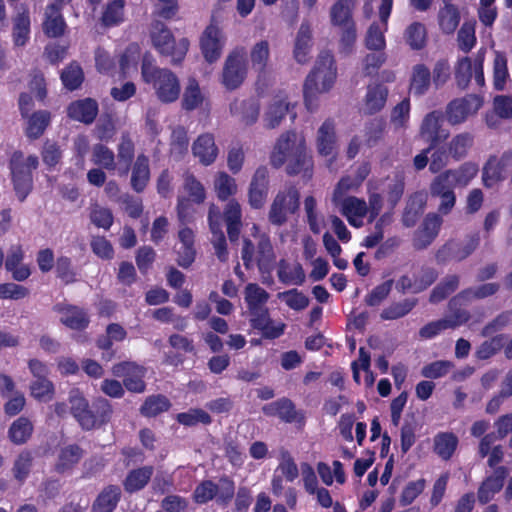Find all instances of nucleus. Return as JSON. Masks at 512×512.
Returning a JSON list of instances; mask_svg holds the SVG:
<instances>
[{
  "instance_id": "nucleus-47",
  "label": "nucleus",
  "mask_w": 512,
  "mask_h": 512,
  "mask_svg": "<svg viewBox=\"0 0 512 512\" xmlns=\"http://www.w3.org/2000/svg\"><path fill=\"white\" fill-rule=\"evenodd\" d=\"M134 157V143L128 137L123 135L117 149L118 175L126 176Z\"/></svg>"
},
{
  "instance_id": "nucleus-11",
  "label": "nucleus",
  "mask_w": 512,
  "mask_h": 512,
  "mask_svg": "<svg viewBox=\"0 0 512 512\" xmlns=\"http://www.w3.org/2000/svg\"><path fill=\"white\" fill-rule=\"evenodd\" d=\"M246 73V52L243 48L235 49L226 59L223 69V84L228 89H235L244 81Z\"/></svg>"
},
{
  "instance_id": "nucleus-43",
  "label": "nucleus",
  "mask_w": 512,
  "mask_h": 512,
  "mask_svg": "<svg viewBox=\"0 0 512 512\" xmlns=\"http://www.w3.org/2000/svg\"><path fill=\"white\" fill-rule=\"evenodd\" d=\"M509 79L507 56L503 52L495 51L493 61L494 88L498 91L504 90Z\"/></svg>"
},
{
  "instance_id": "nucleus-34",
  "label": "nucleus",
  "mask_w": 512,
  "mask_h": 512,
  "mask_svg": "<svg viewBox=\"0 0 512 512\" xmlns=\"http://www.w3.org/2000/svg\"><path fill=\"white\" fill-rule=\"evenodd\" d=\"M83 454V449L77 444L62 447L58 453L55 469L61 473L71 470L79 463Z\"/></svg>"
},
{
  "instance_id": "nucleus-63",
  "label": "nucleus",
  "mask_w": 512,
  "mask_h": 512,
  "mask_svg": "<svg viewBox=\"0 0 512 512\" xmlns=\"http://www.w3.org/2000/svg\"><path fill=\"white\" fill-rule=\"evenodd\" d=\"M214 186L217 196L221 200H226L237 192L235 179L224 172L216 176Z\"/></svg>"
},
{
  "instance_id": "nucleus-9",
  "label": "nucleus",
  "mask_w": 512,
  "mask_h": 512,
  "mask_svg": "<svg viewBox=\"0 0 512 512\" xmlns=\"http://www.w3.org/2000/svg\"><path fill=\"white\" fill-rule=\"evenodd\" d=\"M234 492V482L228 478H222L217 484L209 480L203 481L196 487L193 497L198 504H205L213 499L219 504H227Z\"/></svg>"
},
{
  "instance_id": "nucleus-25",
  "label": "nucleus",
  "mask_w": 512,
  "mask_h": 512,
  "mask_svg": "<svg viewBox=\"0 0 512 512\" xmlns=\"http://www.w3.org/2000/svg\"><path fill=\"white\" fill-rule=\"evenodd\" d=\"M193 154L203 165L212 164L218 155L214 136L209 133L198 136L192 146Z\"/></svg>"
},
{
  "instance_id": "nucleus-3",
  "label": "nucleus",
  "mask_w": 512,
  "mask_h": 512,
  "mask_svg": "<svg viewBox=\"0 0 512 512\" xmlns=\"http://www.w3.org/2000/svg\"><path fill=\"white\" fill-rule=\"evenodd\" d=\"M141 76L145 83L152 85L162 103H172L179 98L181 87L177 75L167 68L156 66L148 53L142 59Z\"/></svg>"
},
{
  "instance_id": "nucleus-6",
  "label": "nucleus",
  "mask_w": 512,
  "mask_h": 512,
  "mask_svg": "<svg viewBox=\"0 0 512 512\" xmlns=\"http://www.w3.org/2000/svg\"><path fill=\"white\" fill-rule=\"evenodd\" d=\"M38 157L30 155L24 157L23 153L16 151L10 160V169L14 189L20 201H24L32 188V170L38 167Z\"/></svg>"
},
{
  "instance_id": "nucleus-39",
  "label": "nucleus",
  "mask_w": 512,
  "mask_h": 512,
  "mask_svg": "<svg viewBox=\"0 0 512 512\" xmlns=\"http://www.w3.org/2000/svg\"><path fill=\"white\" fill-rule=\"evenodd\" d=\"M277 274L279 280L287 285H302L305 282V272L299 263L281 261Z\"/></svg>"
},
{
  "instance_id": "nucleus-35",
  "label": "nucleus",
  "mask_w": 512,
  "mask_h": 512,
  "mask_svg": "<svg viewBox=\"0 0 512 512\" xmlns=\"http://www.w3.org/2000/svg\"><path fill=\"white\" fill-rule=\"evenodd\" d=\"M46 19L43 23V29L49 37L61 36L66 28V23L60 13V6L57 4H51L47 7Z\"/></svg>"
},
{
  "instance_id": "nucleus-49",
  "label": "nucleus",
  "mask_w": 512,
  "mask_h": 512,
  "mask_svg": "<svg viewBox=\"0 0 512 512\" xmlns=\"http://www.w3.org/2000/svg\"><path fill=\"white\" fill-rule=\"evenodd\" d=\"M507 167L497 157H491L483 169V183L486 187H493L505 179Z\"/></svg>"
},
{
  "instance_id": "nucleus-23",
  "label": "nucleus",
  "mask_w": 512,
  "mask_h": 512,
  "mask_svg": "<svg viewBox=\"0 0 512 512\" xmlns=\"http://www.w3.org/2000/svg\"><path fill=\"white\" fill-rule=\"evenodd\" d=\"M220 211L215 205H211L209 208L208 220L210 225V230L212 232V243L215 248V252L217 257L221 261H226L228 257V252L226 249V240L225 236L221 230L220 224Z\"/></svg>"
},
{
  "instance_id": "nucleus-20",
  "label": "nucleus",
  "mask_w": 512,
  "mask_h": 512,
  "mask_svg": "<svg viewBox=\"0 0 512 512\" xmlns=\"http://www.w3.org/2000/svg\"><path fill=\"white\" fill-rule=\"evenodd\" d=\"M24 259V251L20 245L12 246L5 260V268L11 273L15 281L22 282L29 278L31 269L22 261Z\"/></svg>"
},
{
  "instance_id": "nucleus-10",
  "label": "nucleus",
  "mask_w": 512,
  "mask_h": 512,
  "mask_svg": "<svg viewBox=\"0 0 512 512\" xmlns=\"http://www.w3.org/2000/svg\"><path fill=\"white\" fill-rule=\"evenodd\" d=\"M482 105V98L475 94L454 99L446 107V118L451 125H459L475 115Z\"/></svg>"
},
{
  "instance_id": "nucleus-61",
  "label": "nucleus",
  "mask_w": 512,
  "mask_h": 512,
  "mask_svg": "<svg viewBox=\"0 0 512 512\" xmlns=\"http://www.w3.org/2000/svg\"><path fill=\"white\" fill-rule=\"evenodd\" d=\"M30 19L27 12L19 13L14 21L13 39L17 46H23L29 39Z\"/></svg>"
},
{
  "instance_id": "nucleus-48",
  "label": "nucleus",
  "mask_w": 512,
  "mask_h": 512,
  "mask_svg": "<svg viewBox=\"0 0 512 512\" xmlns=\"http://www.w3.org/2000/svg\"><path fill=\"white\" fill-rule=\"evenodd\" d=\"M404 40L413 50H421L427 43V29L421 22H413L404 31Z\"/></svg>"
},
{
  "instance_id": "nucleus-56",
  "label": "nucleus",
  "mask_w": 512,
  "mask_h": 512,
  "mask_svg": "<svg viewBox=\"0 0 512 512\" xmlns=\"http://www.w3.org/2000/svg\"><path fill=\"white\" fill-rule=\"evenodd\" d=\"M32 466H33L32 453L27 450L20 452L18 454V456L16 457L14 464H13V468H12V473H13L14 478L18 482L23 483L27 479L28 475L30 474Z\"/></svg>"
},
{
  "instance_id": "nucleus-32",
  "label": "nucleus",
  "mask_w": 512,
  "mask_h": 512,
  "mask_svg": "<svg viewBox=\"0 0 512 512\" xmlns=\"http://www.w3.org/2000/svg\"><path fill=\"white\" fill-rule=\"evenodd\" d=\"M179 244L176 246L178 264L188 267L195 259L194 234L189 228H182L178 233Z\"/></svg>"
},
{
  "instance_id": "nucleus-45",
  "label": "nucleus",
  "mask_w": 512,
  "mask_h": 512,
  "mask_svg": "<svg viewBox=\"0 0 512 512\" xmlns=\"http://www.w3.org/2000/svg\"><path fill=\"white\" fill-rule=\"evenodd\" d=\"M121 491L117 486H108L97 497L93 504V512H113L119 499Z\"/></svg>"
},
{
  "instance_id": "nucleus-55",
  "label": "nucleus",
  "mask_w": 512,
  "mask_h": 512,
  "mask_svg": "<svg viewBox=\"0 0 512 512\" xmlns=\"http://www.w3.org/2000/svg\"><path fill=\"white\" fill-rule=\"evenodd\" d=\"M33 431L32 423L24 417L15 420L9 429V438L15 444L25 443Z\"/></svg>"
},
{
  "instance_id": "nucleus-41",
  "label": "nucleus",
  "mask_w": 512,
  "mask_h": 512,
  "mask_svg": "<svg viewBox=\"0 0 512 512\" xmlns=\"http://www.w3.org/2000/svg\"><path fill=\"white\" fill-rule=\"evenodd\" d=\"M224 218L227 225V233L231 241H236L241 228V207L234 200L228 202L224 211Z\"/></svg>"
},
{
  "instance_id": "nucleus-29",
  "label": "nucleus",
  "mask_w": 512,
  "mask_h": 512,
  "mask_svg": "<svg viewBox=\"0 0 512 512\" xmlns=\"http://www.w3.org/2000/svg\"><path fill=\"white\" fill-rule=\"evenodd\" d=\"M149 180V158L145 154H139L131 168V187L137 193L143 192L147 187Z\"/></svg>"
},
{
  "instance_id": "nucleus-24",
  "label": "nucleus",
  "mask_w": 512,
  "mask_h": 512,
  "mask_svg": "<svg viewBox=\"0 0 512 512\" xmlns=\"http://www.w3.org/2000/svg\"><path fill=\"white\" fill-rule=\"evenodd\" d=\"M506 475L507 469L504 466H499L494 469L491 476L483 481L478 490V499L481 503H488L502 489Z\"/></svg>"
},
{
  "instance_id": "nucleus-22",
  "label": "nucleus",
  "mask_w": 512,
  "mask_h": 512,
  "mask_svg": "<svg viewBox=\"0 0 512 512\" xmlns=\"http://www.w3.org/2000/svg\"><path fill=\"white\" fill-rule=\"evenodd\" d=\"M54 309L60 314V322L70 329L82 330L89 324L87 313L79 307L57 304Z\"/></svg>"
},
{
  "instance_id": "nucleus-2",
  "label": "nucleus",
  "mask_w": 512,
  "mask_h": 512,
  "mask_svg": "<svg viewBox=\"0 0 512 512\" xmlns=\"http://www.w3.org/2000/svg\"><path fill=\"white\" fill-rule=\"evenodd\" d=\"M336 75L333 55L329 52L320 53L313 71L306 78L303 88L305 105L309 111H314L317 108L318 96L332 88Z\"/></svg>"
},
{
  "instance_id": "nucleus-57",
  "label": "nucleus",
  "mask_w": 512,
  "mask_h": 512,
  "mask_svg": "<svg viewBox=\"0 0 512 512\" xmlns=\"http://www.w3.org/2000/svg\"><path fill=\"white\" fill-rule=\"evenodd\" d=\"M124 6V0L110 2L102 14V24L106 27L119 25L124 19Z\"/></svg>"
},
{
  "instance_id": "nucleus-16",
  "label": "nucleus",
  "mask_w": 512,
  "mask_h": 512,
  "mask_svg": "<svg viewBox=\"0 0 512 512\" xmlns=\"http://www.w3.org/2000/svg\"><path fill=\"white\" fill-rule=\"evenodd\" d=\"M452 313L437 321H433L420 329V336L425 339H431L438 335L441 331L458 327L469 320V313L466 310L454 309Z\"/></svg>"
},
{
  "instance_id": "nucleus-12",
  "label": "nucleus",
  "mask_w": 512,
  "mask_h": 512,
  "mask_svg": "<svg viewBox=\"0 0 512 512\" xmlns=\"http://www.w3.org/2000/svg\"><path fill=\"white\" fill-rule=\"evenodd\" d=\"M393 0H381L379 7L380 22L373 23L369 27L366 35V47L370 50H383L386 46L385 32L387 31V22L391 14Z\"/></svg>"
},
{
  "instance_id": "nucleus-30",
  "label": "nucleus",
  "mask_w": 512,
  "mask_h": 512,
  "mask_svg": "<svg viewBox=\"0 0 512 512\" xmlns=\"http://www.w3.org/2000/svg\"><path fill=\"white\" fill-rule=\"evenodd\" d=\"M312 48V28L307 22H303L297 32L293 55L295 60L304 64L309 60V54Z\"/></svg>"
},
{
  "instance_id": "nucleus-19",
  "label": "nucleus",
  "mask_w": 512,
  "mask_h": 512,
  "mask_svg": "<svg viewBox=\"0 0 512 512\" xmlns=\"http://www.w3.org/2000/svg\"><path fill=\"white\" fill-rule=\"evenodd\" d=\"M268 170L266 167H259L251 180L249 187V204L255 209L261 208L268 194Z\"/></svg>"
},
{
  "instance_id": "nucleus-40",
  "label": "nucleus",
  "mask_w": 512,
  "mask_h": 512,
  "mask_svg": "<svg viewBox=\"0 0 512 512\" xmlns=\"http://www.w3.org/2000/svg\"><path fill=\"white\" fill-rule=\"evenodd\" d=\"M458 437L451 432H441L434 437V451L443 460H449L457 446Z\"/></svg>"
},
{
  "instance_id": "nucleus-5",
  "label": "nucleus",
  "mask_w": 512,
  "mask_h": 512,
  "mask_svg": "<svg viewBox=\"0 0 512 512\" xmlns=\"http://www.w3.org/2000/svg\"><path fill=\"white\" fill-rule=\"evenodd\" d=\"M150 40L155 50L160 55L169 57L173 64L181 62L189 49L186 38L176 40L167 26L159 21L151 25Z\"/></svg>"
},
{
  "instance_id": "nucleus-27",
  "label": "nucleus",
  "mask_w": 512,
  "mask_h": 512,
  "mask_svg": "<svg viewBox=\"0 0 512 512\" xmlns=\"http://www.w3.org/2000/svg\"><path fill=\"white\" fill-rule=\"evenodd\" d=\"M357 0H336L330 8V22L333 26L343 27L355 24L353 11Z\"/></svg>"
},
{
  "instance_id": "nucleus-53",
  "label": "nucleus",
  "mask_w": 512,
  "mask_h": 512,
  "mask_svg": "<svg viewBox=\"0 0 512 512\" xmlns=\"http://www.w3.org/2000/svg\"><path fill=\"white\" fill-rule=\"evenodd\" d=\"M50 113L47 111H38L28 120L26 135L31 139L39 138L50 123Z\"/></svg>"
},
{
  "instance_id": "nucleus-58",
  "label": "nucleus",
  "mask_w": 512,
  "mask_h": 512,
  "mask_svg": "<svg viewBox=\"0 0 512 512\" xmlns=\"http://www.w3.org/2000/svg\"><path fill=\"white\" fill-rule=\"evenodd\" d=\"M61 80L68 90L73 91L78 89L84 80V73L81 66L76 62H72L62 71Z\"/></svg>"
},
{
  "instance_id": "nucleus-8",
  "label": "nucleus",
  "mask_w": 512,
  "mask_h": 512,
  "mask_svg": "<svg viewBox=\"0 0 512 512\" xmlns=\"http://www.w3.org/2000/svg\"><path fill=\"white\" fill-rule=\"evenodd\" d=\"M299 198V191L294 186H288L280 190L271 204L268 214L269 221L273 225H283L288 220L289 215L298 210Z\"/></svg>"
},
{
  "instance_id": "nucleus-51",
  "label": "nucleus",
  "mask_w": 512,
  "mask_h": 512,
  "mask_svg": "<svg viewBox=\"0 0 512 512\" xmlns=\"http://www.w3.org/2000/svg\"><path fill=\"white\" fill-rule=\"evenodd\" d=\"M278 460L279 463L275 472H280V475L288 482H293L299 476L300 468H298L291 453L286 449H281Z\"/></svg>"
},
{
  "instance_id": "nucleus-64",
  "label": "nucleus",
  "mask_w": 512,
  "mask_h": 512,
  "mask_svg": "<svg viewBox=\"0 0 512 512\" xmlns=\"http://www.w3.org/2000/svg\"><path fill=\"white\" fill-rule=\"evenodd\" d=\"M278 298L296 311L304 310L309 305V298L297 289H291L278 294Z\"/></svg>"
},
{
  "instance_id": "nucleus-13",
  "label": "nucleus",
  "mask_w": 512,
  "mask_h": 512,
  "mask_svg": "<svg viewBox=\"0 0 512 512\" xmlns=\"http://www.w3.org/2000/svg\"><path fill=\"white\" fill-rule=\"evenodd\" d=\"M444 118L440 111L428 113L420 126V137L428 142L431 147L445 141L449 137V130L443 126Z\"/></svg>"
},
{
  "instance_id": "nucleus-42",
  "label": "nucleus",
  "mask_w": 512,
  "mask_h": 512,
  "mask_svg": "<svg viewBox=\"0 0 512 512\" xmlns=\"http://www.w3.org/2000/svg\"><path fill=\"white\" fill-rule=\"evenodd\" d=\"M335 130L334 124L327 120L318 130L317 148L318 152L323 156H330L335 150Z\"/></svg>"
},
{
  "instance_id": "nucleus-62",
  "label": "nucleus",
  "mask_w": 512,
  "mask_h": 512,
  "mask_svg": "<svg viewBox=\"0 0 512 512\" xmlns=\"http://www.w3.org/2000/svg\"><path fill=\"white\" fill-rule=\"evenodd\" d=\"M140 57V48L137 44H130L120 58V70L123 77L137 70V63Z\"/></svg>"
},
{
  "instance_id": "nucleus-50",
  "label": "nucleus",
  "mask_w": 512,
  "mask_h": 512,
  "mask_svg": "<svg viewBox=\"0 0 512 512\" xmlns=\"http://www.w3.org/2000/svg\"><path fill=\"white\" fill-rule=\"evenodd\" d=\"M153 467L146 466L132 470L124 481L125 490L128 492L138 491L145 487L153 474Z\"/></svg>"
},
{
  "instance_id": "nucleus-14",
  "label": "nucleus",
  "mask_w": 512,
  "mask_h": 512,
  "mask_svg": "<svg viewBox=\"0 0 512 512\" xmlns=\"http://www.w3.org/2000/svg\"><path fill=\"white\" fill-rule=\"evenodd\" d=\"M116 377L123 378L125 387L131 392L141 393L145 390L144 376L146 369L133 362H123L113 366Z\"/></svg>"
},
{
  "instance_id": "nucleus-21",
  "label": "nucleus",
  "mask_w": 512,
  "mask_h": 512,
  "mask_svg": "<svg viewBox=\"0 0 512 512\" xmlns=\"http://www.w3.org/2000/svg\"><path fill=\"white\" fill-rule=\"evenodd\" d=\"M461 20L460 10L457 5L450 0H443L437 13V22L440 31L443 34H453L459 26Z\"/></svg>"
},
{
  "instance_id": "nucleus-59",
  "label": "nucleus",
  "mask_w": 512,
  "mask_h": 512,
  "mask_svg": "<svg viewBox=\"0 0 512 512\" xmlns=\"http://www.w3.org/2000/svg\"><path fill=\"white\" fill-rule=\"evenodd\" d=\"M416 305L415 299H405L401 302L392 303L384 308L380 314L383 320H396L407 315Z\"/></svg>"
},
{
  "instance_id": "nucleus-38",
  "label": "nucleus",
  "mask_w": 512,
  "mask_h": 512,
  "mask_svg": "<svg viewBox=\"0 0 512 512\" xmlns=\"http://www.w3.org/2000/svg\"><path fill=\"white\" fill-rule=\"evenodd\" d=\"M479 237L474 236L468 240V242L462 246L457 243L450 242L446 244L442 250L438 253L439 259H446V255L455 259L457 261H461L468 257L478 246Z\"/></svg>"
},
{
  "instance_id": "nucleus-15",
  "label": "nucleus",
  "mask_w": 512,
  "mask_h": 512,
  "mask_svg": "<svg viewBox=\"0 0 512 512\" xmlns=\"http://www.w3.org/2000/svg\"><path fill=\"white\" fill-rule=\"evenodd\" d=\"M225 45V37L221 29L210 24L203 32L200 39V48L205 60L209 63L216 62Z\"/></svg>"
},
{
  "instance_id": "nucleus-37",
  "label": "nucleus",
  "mask_w": 512,
  "mask_h": 512,
  "mask_svg": "<svg viewBox=\"0 0 512 512\" xmlns=\"http://www.w3.org/2000/svg\"><path fill=\"white\" fill-rule=\"evenodd\" d=\"M288 112L289 103L286 98L282 96L274 97L264 114L265 126L271 129L277 127Z\"/></svg>"
},
{
  "instance_id": "nucleus-46",
  "label": "nucleus",
  "mask_w": 512,
  "mask_h": 512,
  "mask_svg": "<svg viewBox=\"0 0 512 512\" xmlns=\"http://www.w3.org/2000/svg\"><path fill=\"white\" fill-rule=\"evenodd\" d=\"M91 161L94 165L102 167L108 171H118L116 157L109 147L104 144H96L92 148Z\"/></svg>"
},
{
  "instance_id": "nucleus-60",
  "label": "nucleus",
  "mask_w": 512,
  "mask_h": 512,
  "mask_svg": "<svg viewBox=\"0 0 512 512\" xmlns=\"http://www.w3.org/2000/svg\"><path fill=\"white\" fill-rule=\"evenodd\" d=\"M203 102L198 82L190 79L183 94L182 106L185 110H194Z\"/></svg>"
},
{
  "instance_id": "nucleus-18",
  "label": "nucleus",
  "mask_w": 512,
  "mask_h": 512,
  "mask_svg": "<svg viewBox=\"0 0 512 512\" xmlns=\"http://www.w3.org/2000/svg\"><path fill=\"white\" fill-rule=\"evenodd\" d=\"M244 299L247 304L250 318L261 317L269 313L268 308L266 307L269 294L258 284L250 283L245 287Z\"/></svg>"
},
{
  "instance_id": "nucleus-44",
  "label": "nucleus",
  "mask_w": 512,
  "mask_h": 512,
  "mask_svg": "<svg viewBox=\"0 0 512 512\" xmlns=\"http://www.w3.org/2000/svg\"><path fill=\"white\" fill-rule=\"evenodd\" d=\"M263 411L266 415L278 416L285 422L295 421L297 415L293 403L286 398L265 405Z\"/></svg>"
},
{
  "instance_id": "nucleus-26",
  "label": "nucleus",
  "mask_w": 512,
  "mask_h": 512,
  "mask_svg": "<svg viewBox=\"0 0 512 512\" xmlns=\"http://www.w3.org/2000/svg\"><path fill=\"white\" fill-rule=\"evenodd\" d=\"M442 224V218L438 214H428L424 220L423 227L414 238V246L418 249L426 248L438 235Z\"/></svg>"
},
{
  "instance_id": "nucleus-52",
  "label": "nucleus",
  "mask_w": 512,
  "mask_h": 512,
  "mask_svg": "<svg viewBox=\"0 0 512 512\" xmlns=\"http://www.w3.org/2000/svg\"><path fill=\"white\" fill-rule=\"evenodd\" d=\"M430 70L423 64H417L413 67L410 90L416 95L424 94L430 85Z\"/></svg>"
},
{
  "instance_id": "nucleus-31",
  "label": "nucleus",
  "mask_w": 512,
  "mask_h": 512,
  "mask_svg": "<svg viewBox=\"0 0 512 512\" xmlns=\"http://www.w3.org/2000/svg\"><path fill=\"white\" fill-rule=\"evenodd\" d=\"M98 114V104L91 98L75 101L68 107V115L70 118L86 124L94 121Z\"/></svg>"
},
{
  "instance_id": "nucleus-4",
  "label": "nucleus",
  "mask_w": 512,
  "mask_h": 512,
  "mask_svg": "<svg viewBox=\"0 0 512 512\" xmlns=\"http://www.w3.org/2000/svg\"><path fill=\"white\" fill-rule=\"evenodd\" d=\"M70 412L85 430L99 427L109 421L112 409L107 400L98 401L96 414L88 407V402L78 390L69 394Z\"/></svg>"
},
{
  "instance_id": "nucleus-33",
  "label": "nucleus",
  "mask_w": 512,
  "mask_h": 512,
  "mask_svg": "<svg viewBox=\"0 0 512 512\" xmlns=\"http://www.w3.org/2000/svg\"><path fill=\"white\" fill-rule=\"evenodd\" d=\"M388 89L382 84H372L367 88L364 100L363 112L365 114H374L382 110L386 104Z\"/></svg>"
},
{
  "instance_id": "nucleus-1",
  "label": "nucleus",
  "mask_w": 512,
  "mask_h": 512,
  "mask_svg": "<svg viewBox=\"0 0 512 512\" xmlns=\"http://www.w3.org/2000/svg\"><path fill=\"white\" fill-rule=\"evenodd\" d=\"M271 164L276 168L287 164L288 174L304 172L310 176L312 159L307 153L305 138L295 132L283 133L271 153Z\"/></svg>"
},
{
  "instance_id": "nucleus-36",
  "label": "nucleus",
  "mask_w": 512,
  "mask_h": 512,
  "mask_svg": "<svg viewBox=\"0 0 512 512\" xmlns=\"http://www.w3.org/2000/svg\"><path fill=\"white\" fill-rule=\"evenodd\" d=\"M253 328L261 331L262 336L267 339H276L283 335L286 325L281 321H274L269 317V313L250 318Z\"/></svg>"
},
{
  "instance_id": "nucleus-28",
  "label": "nucleus",
  "mask_w": 512,
  "mask_h": 512,
  "mask_svg": "<svg viewBox=\"0 0 512 512\" xmlns=\"http://www.w3.org/2000/svg\"><path fill=\"white\" fill-rule=\"evenodd\" d=\"M498 290L499 284L497 283H486L476 288L464 290L450 301V310H454L459 306L465 305L471 300L483 299L494 295Z\"/></svg>"
},
{
  "instance_id": "nucleus-17",
  "label": "nucleus",
  "mask_w": 512,
  "mask_h": 512,
  "mask_svg": "<svg viewBox=\"0 0 512 512\" xmlns=\"http://www.w3.org/2000/svg\"><path fill=\"white\" fill-rule=\"evenodd\" d=\"M337 205H340L342 215L351 226L361 228L364 225V218L369 215L368 205L364 199L349 196L341 199Z\"/></svg>"
},
{
  "instance_id": "nucleus-7",
  "label": "nucleus",
  "mask_w": 512,
  "mask_h": 512,
  "mask_svg": "<svg viewBox=\"0 0 512 512\" xmlns=\"http://www.w3.org/2000/svg\"><path fill=\"white\" fill-rule=\"evenodd\" d=\"M251 235L257 242V254L254 256V245L249 239L244 240L242 249V260L246 268H250L256 262L260 269L267 267L274 260V251L269 237L266 234H260L257 225L251 228Z\"/></svg>"
},
{
  "instance_id": "nucleus-54",
  "label": "nucleus",
  "mask_w": 512,
  "mask_h": 512,
  "mask_svg": "<svg viewBox=\"0 0 512 512\" xmlns=\"http://www.w3.org/2000/svg\"><path fill=\"white\" fill-rule=\"evenodd\" d=\"M381 187V192L385 193L387 200L393 209L404 191V180L400 176H396L393 179H389L386 182L377 183Z\"/></svg>"
}]
</instances>
